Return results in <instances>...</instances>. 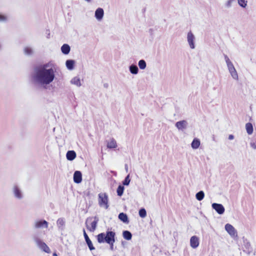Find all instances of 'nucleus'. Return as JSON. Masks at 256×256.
<instances>
[{
  "label": "nucleus",
  "instance_id": "f257e3e1",
  "mask_svg": "<svg viewBox=\"0 0 256 256\" xmlns=\"http://www.w3.org/2000/svg\"><path fill=\"white\" fill-rule=\"evenodd\" d=\"M32 78L35 84L44 86L50 84L54 80L55 74L52 68L42 70L34 68Z\"/></svg>",
  "mask_w": 256,
  "mask_h": 256
},
{
  "label": "nucleus",
  "instance_id": "f03ea898",
  "mask_svg": "<svg viewBox=\"0 0 256 256\" xmlns=\"http://www.w3.org/2000/svg\"><path fill=\"white\" fill-rule=\"evenodd\" d=\"M115 236V232L108 230L106 232L99 234L97 236V240L100 244L104 242L108 244L112 242H116Z\"/></svg>",
  "mask_w": 256,
  "mask_h": 256
},
{
  "label": "nucleus",
  "instance_id": "7ed1b4c3",
  "mask_svg": "<svg viewBox=\"0 0 256 256\" xmlns=\"http://www.w3.org/2000/svg\"><path fill=\"white\" fill-rule=\"evenodd\" d=\"M33 240L36 246L40 250L47 254L50 253L51 251L49 247L40 238H38V236H33Z\"/></svg>",
  "mask_w": 256,
  "mask_h": 256
},
{
  "label": "nucleus",
  "instance_id": "20e7f679",
  "mask_svg": "<svg viewBox=\"0 0 256 256\" xmlns=\"http://www.w3.org/2000/svg\"><path fill=\"white\" fill-rule=\"evenodd\" d=\"M108 201V196L106 193H99L98 202L100 207L108 209L109 206Z\"/></svg>",
  "mask_w": 256,
  "mask_h": 256
},
{
  "label": "nucleus",
  "instance_id": "39448f33",
  "mask_svg": "<svg viewBox=\"0 0 256 256\" xmlns=\"http://www.w3.org/2000/svg\"><path fill=\"white\" fill-rule=\"evenodd\" d=\"M92 219L91 218H87L86 224L87 229L91 232H94L96 229L98 220L96 216L94 218V220L91 222Z\"/></svg>",
  "mask_w": 256,
  "mask_h": 256
},
{
  "label": "nucleus",
  "instance_id": "423d86ee",
  "mask_svg": "<svg viewBox=\"0 0 256 256\" xmlns=\"http://www.w3.org/2000/svg\"><path fill=\"white\" fill-rule=\"evenodd\" d=\"M48 226V223L43 220H36L34 224V228L36 229L47 228Z\"/></svg>",
  "mask_w": 256,
  "mask_h": 256
},
{
  "label": "nucleus",
  "instance_id": "0eeeda50",
  "mask_svg": "<svg viewBox=\"0 0 256 256\" xmlns=\"http://www.w3.org/2000/svg\"><path fill=\"white\" fill-rule=\"evenodd\" d=\"M176 127L178 130L183 132L186 130L188 126V122L186 120H182L176 122L175 124Z\"/></svg>",
  "mask_w": 256,
  "mask_h": 256
},
{
  "label": "nucleus",
  "instance_id": "6e6552de",
  "mask_svg": "<svg viewBox=\"0 0 256 256\" xmlns=\"http://www.w3.org/2000/svg\"><path fill=\"white\" fill-rule=\"evenodd\" d=\"M225 230L232 237L237 236V232L234 228L230 224H227L225 225Z\"/></svg>",
  "mask_w": 256,
  "mask_h": 256
},
{
  "label": "nucleus",
  "instance_id": "1a4fd4ad",
  "mask_svg": "<svg viewBox=\"0 0 256 256\" xmlns=\"http://www.w3.org/2000/svg\"><path fill=\"white\" fill-rule=\"evenodd\" d=\"M194 36L191 31H190L188 33L187 40L189 46L192 49H194L195 48V45L194 42Z\"/></svg>",
  "mask_w": 256,
  "mask_h": 256
},
{
  "label": "nucleus",
  "instance_id": "9d476101",
  "mask_svg": "<svg viewBox=\"0 0 256 256\" xmlns=\"http://www.w3.org/2000/svg\"><path fill=\"white\" fill-rule=\"evenodd\" d=\"M212 206L219 214H222L224 212V208L222 204L213 203Z\"/></svg>",
  "mask_w": 256,
  "mask_h": 256
},
{
  "label": "nucleus",
  "instance_id": "9b49d317",
  "mask_svg": "<svg viewBox=\"0 0 256 256\" xmlns=\"http://www.w3.org/2000/svg\"><path fill=\"white\" fill-rule=\"evenodd\" d=\"M104 16V10L102 8H98L94 12V17L98 21H101Z\"/></svg>",
  "mask_w": 256,
  "mask_h": 256
},
{
  "label": "nucleus",
  "instance_id": "f8f14e48",
  "mask_svg": "<svg viewBox=\"0 0 256 256\" xmlns=\"http://www.w3.org/2000/svg\"><path fill=\"white\" fill-rule=\"evenodd\" d=\"M228 68L232 78L234 80H238V74L233 64L228 66Z\"/></svg>",
  "mask_w": 256,
  "mask_h": 256
},
{
  "label": "nucleus",
  "instance_id": "ddd939ff",
  "mask_svg": "<svg viewBox=\"0 0 256 256\" xmlns=\"http://www.w3.org/2000/svg\"><path fill=\"white\" fill-rule=\"evenodd\" d=\"M74 181L76 184H80L82 181V174L81 172L76 170L74 174Z\"/></svg>",
  "mask_w": 256,
  "mask_h": 256
},
{
  "label": "nucleus",
  "instance_id": "4468645a",
  "mask_svg": "<svg viewBox=\"0 0 256 256\" xmlns=\"http://www.w3.org/2000/svg\"><path fill=\"white\" fill-rule=\"evenodd\" d=\"M84 236L86 240V244L90 250H94L95 249L94 247L92 245V243L90 240V239L88 236L86 234L84 229L83 230Z\"/></svg>",
  "mask_w": 256,
  "mask_h": 256
},
{
  "label": "nucleus",
  "instance_id": "2eb2a0df",
  "mask_svg": "<svg viewBox=\"0 0 256 256\" xmlns=\"http://www.w3.org/2000/svg\"><path fill=\"white\" fill-rule=\"evenodd\" d=\"M190 245L193 248H196L199 245V239L196 236H192L190 239Z\"/></svg>",
  "mask_w": 256,
  "mask_h": 256
},
{
  "label": "nucleus",
  "instance_id": "dca6fc26",
  "mask_svg": "<svg viewBox=\"0 0 256 256\" xmlns=\"http://www.w3.org/2000/svg\"><path fill=\"white\" fill-rule=\"evenodd\" d=\"M75 60H68L66 62V66L68 70H72L74 68Z\"/></svg>",
  "mask_w": 256,
  "mask_h": 256
},
{
  "label": "nucleus",
  "instance_id": "f3484780",
  "mask_svg": "<svg viewBox=\"0 0 256 256\" xmlns=\"http://www.w3.org/2000/svg\"><path fill=\"white\" fill-rule=\"evenodd\" d=\"M76 153L74 150H68L66 154L68 160L72 161L76 158Z\"/></svg>",
  "mask_w": 256,
  "mask_h": 256
},
{
  "label": "nucleus",
  "instance_id": "a211bd4d",
  "mask_svg": "<svg viewBox=\"0 0 256 256\" xmlns=\"http://www.w3.org/2000/svg\"><path fill=\"white\" fill-rule=\"evenodd\" d=\"M70 50V46L66 44H64L61 47L62 52L64 54H68Z\"/></svg>",
  "mask_w": 256,
  "mask_h": 256
},
{
  "label": "nucleus",
  "instance_id": "6ab92c4d",
  "mask_svg": "<svg viewBox=\"0 0 256 256\" xmlns=\"http://www.w3.org/2000/svg\"><path fill=\"white\" fill-rule=\"evenodd\" d=\"M56 224L59 230H64L65 225V220L64 218H59L56 221Z\"/></svg>",
  "mask_w": 256,
  "mask_h": 256
},
{
  "label": "nucleus",
  "instance_id": "aec40b11",
  "mask_svg": "<svg viewBox=\"0 0 256 256\" xmlns=\"http://www.w3.org/2000/svg\"><path fill=\"white\" fill-rule=\"evenodd\" d=\"M200 140L198 138H194L191 144V146L193 149H197L200 146Z\"/></svg>",
  "mask_w": 256,
  "mask_h": 256
},
{
  "label": "nucleus",
  "instance_id": "412c9836",
  "mask_svg": "<svg viewBox=\"0 0 256 256\" xmlns=\"http://www.w3.org/2000/svg\"><path fill=\"white\" fill-rule=\"evenodd\" d=\"M129 70L131 74H136L138 72V68L136 65L132 64L129 66Z\"/></svg>",
  "mask_w": 256,
  "mask_h": 256
},
{
  "label": "nucleus",
  "instance_id": "4be33fe9",
  "mask_svg": "<svg viewBox=\"0 0 256 256\" xmlns=\"http://www.w3.org/2000/svg\"><path fill=\"white\" fill-rule=\"evenodd\" d=\"M118 218L124 223L128 224V220L127 215L124 213L120 212L118 214Z\"/></svg>",
  "mask_w": 256,
  "mask_h": 256
},
{
  "label": "nucleus",
  "instance_id": "5701e85b",
  "mask_svg": "<svg viewBox=\"0 0 256 256\" xmlns=\"http://www.w3.org/2000/svg\"><path fill=\"white\" fill-rule=\"evenodd\" d=\"M246 132L248 134H252L254 131L253 126L252 123L248 122L246 124Z\"/></svg>",
  "mask_w": 256,
  "mask_h": 256
},
{
  "label": "nucleus",
  "instance_id": "b1692460",
  "mask_svg": "<svg viewBox=\"0 0 256 256\" xmlns=\"http://www.w3.org/2000/svg\"><path fill=\"white\" fill-rule=\"evenodd\" d=\"M117 147V144L116 141L114 138H112L110 142L107 144V148H114Z\"/></svg>",
  "mask_w": 256,
  "mask_h": 256
},
{
  "label": "nucleus",
  "instance_id": "393cba45",
  "mask_svg": "<svg viewBox=\"0 0 256 256\" xmlns=\"http://www.w3.org/2000/svg\"><path fill=\"white\" fill-rule=\"evenodd\" d=\"M122 236L126 240H130L132 238L131 232L128 230H124L122 232Z\"/></svg>",
  "mask_w": 256,
  "mask_h": 256
},
{
  "label": "nucleus",
  "instance_id": "a878e982",
  "mask_svg": "<svg viewBox=\"0 0 256 256\" xmlns=\"http://www.w3.org/2000/svg\"><path fill=\"white\" fill-rule=\"evenodd\" d=\"M70 82L72 84L77 86H81L80 78L77 76L74 77L73 78H72Z\"/></svg>",
  "mask_w": 256,
  "mask_h": 256
},
{
  "label": "nucleus",
  "instance_id": "bb28decb",
  "mask_svg": "<svg viewBox=\"0 0 256 256\" xmlns=\"http://www.w3.org/2000/svg\"><path fill=\"white\" fill-rule=\"evenodd\" d=\"M138 65L140 70H144L146 66V62L144 60H139Z\"/></svg>",
  "mask_w": 256,
  "mask_h": 256
},
{
  "label": "nucleus",
  "instance_id": "cd10ccee",
  "mask_svg": "<svg viewBox=\"0 0 256 256\" xmlns=\"http://www.w3.org/2000/svg\"><path fill=\"white\" fill-rule=\"evenodd\" d=\"M24 53L26 55L30 56L33 54V50L31 48L26 46L24 48Z\"/></svg>",
  "mask_w": 256,
  "mask_h": 256
},
{
  "label": "nucleus",
  "instance_id": "c85d7f7f",
  "mask_svg": "<svg viewBox=\"0 0 256 256\" xmlns=\"http://www.w3.org/2000/svg\"><path fill=\"white\" fill-rule=\"evenodd\" d=\"M238 5L242 8H245L247 6V0H238Z\"/></svg>",
  "mask_w": 256,
  "mask_h": 256
},
{
  "label": "nucleus",
  "instance_id": "c756f323",
  "mask_svg": "<svg viewBox=\"0 0 256 256\" xmlns=\"http://www.w3.org/2000/svg\"><path fill=\"white\" fill-rule=\"evenodd\" d=\"M130 182V174H128L126 176L124 180L122 182V184L124 186H128L129 185Z\"/></svg>",
  "mask_w": 256,
  "mask_h": 256
},
{
  "label": "nucleus",
  "instance_id": "7c9ffc66",
  "mask_svg": "<svg viewBox=\"0 0 256 256\" xmlns=\"http://www.w3.org/2000/svg\"><path fill=\"white\" fill-rule=\"evenodd\" d=\"M138 214H139L140 216L142 218H145L146 216V210L144 208H142L140 210Z\"/></svg>",
  "mask_w": 256,
  "mask_h": 256
},
{
  "label": "nucleus",
  "instance_id": "2f4dec72",
  "mask_svg": "<svg viewBox=\"0 0 256 256\" xmlns=\"http://www.w3.org/2000/svg\"><path fill=\"white\" fill-rule=\"evenodd\" d=\"M48 66V64H41V65H40V66H36L34 68H37V69H39V70H43V69H45V70H48V68H47Z\"/></svg>",
  "mask_w": 256,
  "mask_h": 256
},
{
  "label": "nucleus",
  "instance_id": "473e14b6",
  "mask_svg": "<svg viewBox=\"0 0 256 256\" xmlns=\"http://www.w3.org/2000/svg\"><path fill=\"white\" fill-rule=\"evenodd\" d=\"M204 193H196V198L198 200H202L204 196Z\"/></svg>",
  "mask_w": 256,
  "mask_h": 256
},
{
  "label": "nucleus",
  "instance_id": "72a5a7b5",
  "mask_svg": "<svg viewBox=\"0 0 256 256\" xmlns=\"http://www.w3.org/2000/svg\"><path fill=\"white\" fill-rule=\"evenodd\" d=\"M124 186L122 184H119L118 185V184L116 192H124Z\"/></svg>",
  "mask_w": 256,
  "mask_h": 256
},
{
  "label": "nucleus",
  "instance_id": "f704fd0d",
  "mask_svg": "<svg viewBox=\"0 0 256 256\" xmlns=\"http://www.w3.org/2000/svg\"><path fill=\"white\" fill-rule=\"evenodd\" d=\"M235 0H228L225 4V6L227 8H230L232 6V2H235Z\"/></svg>",
  "mask_w": 256,
  "mask_h": 256
},
{
  "label": "nucleus",
  "instance_id": "c9c22d12",
  "mask_svg": "<svg viewBox=\"0 0 256 256\" xmlns=\"http://www.w3.org/2000/svg\"><path fill=\"white\" fill-rule=\"evenodd\" d=\"M224 57L226 62V63L227 66L232 64V63L230 60V58H228V56L227 55L224 54Z\"/></svg>",
  "mask_w": 256,
  "mask_h": 256
},
{
  "label": "nucleus",
  "instance_id": "e433bc0d",
  "mask_svg": "<svg viewBox=\"0 0 256 256\" xmlns=\"http://www.w3.org/2000/svg\"><path fill=\"white\" fill-rule=\"evenodd\" d=\"M14 197L18 200H20L23 198L24 196L22 193H14Z\"/></svg>",
  "mask_w": 256,
  "mask_h": 256
},
{
  "label": "nucleus",
  "instance_id": "4c0bfd02",
  "mask_svg": "<svg viewBox=\"0 0 256 256\" xmlns=\"http://www.w3.org/2000/svg\"><path fill=\"white\" fill-rule=\"evenodd\" d=\"M6 20H7V18H6V16L2 15V14H0V22L6 21Z\"/></svg>",
  "mask_w": 256,
  "mask_h": 256
},
{
  "label": "nucleus",
  "instance_id": "58836bf2",
  "mask_svg": "<svg viewBox=\"0 0 256 256\" xmlns=\"http://www.w3.org/2000/svg\"><path fill=\"white\" fill-rule=\"evenodd\" d=\"M114 242H112L108 244L110 245V248L111 250H113L114 249Z\"/></svg>",
  "mask_w": 256,
  "mask_h": 256
},
{
  "label": "nucleus",
  "instance_id": "ea45409f",
  "mask_svg": "<svg viewBox=\"0 0 256 256\" xmlns=\"http://www.w3.org/2000/svg\"><path fill=\"white\" fill-rule=\"evenodd\" d=\"M117 186H118V184L116 182H114L112 184V190H114L115 188H116Z\"/></svg>",
  "mask_w": 256,
  "mask_h": 256
},
{
  "label": "nucleus",
  "instance_id": "a19ab883",
  "mask_svg": "<svg viewBox=\"0 0 256 256\" xmlns=\"http://www.w3.org/2000/svg\"><path fill=\"white\" fill-rule=\"evenodd\" d=\"M14 192H21L20 190H19V188L18 186H15L14 187Z\"/></svg>",
  "mask_w": 256,
  "mask_h": 256
},
{
  "label": "nucleus",
  "instance_id": "79ce46f5",
  "mask_svg": "<svg viewBox=\"0 0 256 256\" xmlns=\"http://www.w3.org/2000/svg\"><path fill=\"white\" fill-rule=\"evenodd\" d=\"M250 146L254 149H256V142H251Z\"/></svg>",
  "mask_w": 256,
  "mask_h": 256
},
{
  "label": "nucleus",
  "instance_id": "37998d69",
  "mask_svg": "<svg viewBox=\"0 0 256 256\" xmlns=\"http://www.w3.org/2000/svg\"><path fill=\"white\" fill-rule=\"evenodd\" d=\"M234 138V135L232 134H230L229 136H228V139L230 140H233Z\"/></svg>",
  "mask_w": 256,
  "mask_h": 256
},
{
  "label": "nucleus",
  "instance_id": "c03bdc74",
  "mask_svg": "<svg viewBox=\"0 0 256 256\" xmlns=\"http://www.w3.org/2000/svg\"><path fill=\"white\" fill-rule=\"evenodd\" d=\"M104 88H108V84H107V83H105V84H104Z\"/></svg>",
  "mask_w": 256,
  "mask_h": 256
},
{
  "label": "nucleus",
  "instance_id": "a18cd8bd",
  "mask_svg": "<svg viewBox=\"0 0 256 256\" xmlns=\"http://www.w3.org/2000/svg\"><path fill=\"white\" fill-rule=\"evenodd\" d=\"M124 168H125L126 170L128 172V164H125V166H124Z\"/></svg>",
  "mask_w": 256,
  "mask_h": 256
},
{
  "label": "nucleus",
  "instance_id": "49530a36",
  "mask_svg": "<svg viewBox=\"0 0 256 256\" xmlns=\"http://www.w3.org/2000/svg\"><path fill=\"white\" fill-rule=\"evenodd\" d=\"M149 31H150V34L152 35V32H153V30L152 28H150L149 30Z\"/></svg>",
  "mask_w": 256,
  "mask_h": 256
},
{
  "label": "nucleus",
  "instance_id": "de8ad7c7",
  "mask_svg": "<svg viewBox=\"0 0 256 256\" xmlns=\"http://www.w3.org/2000/svg\"><path fill=\"white\" fill-rule=\"evenodd\" d=\"M123 193H118V196H121L122 195Z\"/></svg>",
  "mask_w": 256,
  "mask_h": 256
},
{
  "label": "nucleus",
  "instance_id": "09e8293b",
  "mask_svg": "<svg viewBox=\"0 0 256 256\" xmlns=\"http://www.w3.org/2000/svg\"><path fill=\"white\" fill-rule=\"evenodd\" d=\"M53 256H57V254L56 252H54L53 254Z\"/></svg>",
  "mask_w": 256,
  "mask_h": 256
},
{
  "label": "nucleus",
  "instance_id": "8fccbe9b",
  "mask_svg": "<svg viewBox=\"0 0 256 256\" xmlns=\"http://www.w3.org/2000/svg\"><path fill=\"white\" fill-rule=\"evenodd\" d=\"M85 0L88 2H90L91 1V0Z\"/></svg>",
  "mask_w": 256,
  "mask_h": 256
},
{
  "label": "nucleus",
  "instance_id": "3c124183",
  "mask_svg": "<svg viewBox=\"0 0 256 256\" xmlns=\"http://www.w3.org/2000/svg\"><path fill=\"white\" fill-rule=\"evenodd\" d=\"M198 192H204L202 190H200Z\"/></svg>",
  "mask_w": 256,
  "mask_h": 256
}]
</instances>
